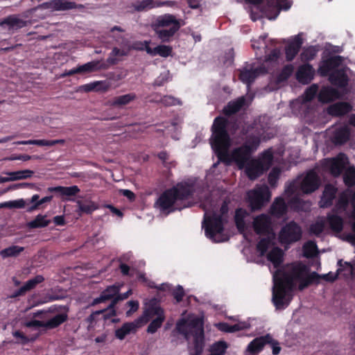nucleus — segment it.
Listing matches in <instances>:
<instances>
[{"mask_svg":"<svg viewBox=\"0 0 355 355\" xmlns=\"http://www.w3.org/2000/svg\"><path fill=\"white\" fill-rule=\"evenodd\" d=\"M344 156V154L340 153L337 157L332 159L330 162V171L334 177L340 175L345 168Z\"/></svg>","mask_w":355,"mask_h":355,"instance_id":"obj_34","label":"nucleus"},{"mask_svg":"<svg viewBox=\"0 0 355 355\" xmlns=\"http://www.w3.org/2000/svg\"><path fill=\"white\" fill-rule=\"evenodd\" d=\"M324 227L322 222H316L310 226V231L312 234L318 236L323 232Z\"/></svg>","mask_w":355,"mask_h":355,"instance_id":"obj_63","label":"nucleus"},{"mask_svg":"<svg viewBox=\"0 0 355 355\" xmlns=\"http://www.w3.org/2000/svg\"><path fill=\"white\" fill-rule=\"evenodd\" d=\"M53 198L52 196H46L42 198L41 200H40V196L38 194L33 195L31 199H26L25 200L26 202V205H29L31 204V206H28L26 209V211L28 212H32L33 211L38 209V207L43 205L44 203L50 202Z\"/></svg>","mask_w":355,"mask_h":355,"instance_id":"obj_36","label":"nucleus"},{"mask_svg":"<svg viewBox=\"0 0 355 355\" xmlns=\"http://www.w3.org/2000/svg\"><path fill=\"white\" fill-rule=\"evenodd\" d=\"M253 229L258 235L275 236L272 228V220L270 217L265 214H261L254 218Z\"/></svg>","mask_w":355,"mask_h":355,"instance_id":"obj_13","label":"nucleus"},{"mask_svg":"<svg viewBox=\"0 0 355 355\" xmlns=\"http://www.w3.org/2000/svg\"><path fill=\"white\" fill-rule=\"evenodd\" d=\"M67 320L68 315L67 313L57 314L45 322L46 328L49 329H55L66 322Z\"/></svg>","mask_w":355,"mask_h":355,"instance_id":"obj_40","label":"nucleus"},{"mask_svg":"<svg viewBox=\"0 0 355 355\" xmlns=\"http://www.w3.org/2000/svg\"><path fill=\"white\" fill-rule=\"evenodd\" d=\"M173 51V49L170 46L160 44L157 46L156 47L152 49L151 47H148L146 49L147 53L151 55H159L163 58H167L171 55Z\"/></svg>","mask_w":355,"mask_h":355,"instance_id":"obj_38","label":"nucleus"},{"mask_svg":"<svg viewBox=\"0 0 355 355\" xmlns=\"http://www.w3.org/2000/svg\"><path fill=\"white\" fill-rule=\"evenodd\" d=\"M161 317L165 316L163 309L157 306H151L144 311L142 319L145 320V322H148L154 316Z\"/></svg>","mask_w":355,"mask_h":355,"instance_id":"obj_45","label":"nucleus"},{"mask_svg":"<svg viewBox=\"0 0 355 355\" xmlns=\"http://www.w3.org/2000/svg\"><path fill=\"white\" fill-rule=\"evenodd\" d=\"M318 50L313 46H310L303 49L300 54L301 60L303 62H308L315 58L316 56Z\"/></svg>","mask_w":355,"mask_h":355,"instance_id":"obj_53","label":"nucleus"},{"mask_svg":"<svg viewBox=\"0 0 355 355\" xmlns=\"http://www.w3.org/2000/svg\"><path fill=\"white\" fill-rule=\"evenodd\" d=\"M108 68L109 65L107 63L100 60H93L80 65L77 68H74L70 70H65L62 74H60V78L71 76L76 73H90L101 69H107Z\"/></svg>","mask_w":355,"mask_h":355,"instance_id":"obj_10","label":"nucleus"},{"mask_svg":"<svg viewBox=\"0 0 355 355\" xmlns=\"http://www.w3.org/2000/svg\"><path fill=\"white\" fill-rule=\"evenodd\" d=\"M267 72L266 68L263 65L254 67L252 64H250V68L245 67L239 69V78L249 87L257 77L266 74Z\"/></svg>","mask_w":355,"mask_h":355,"instance_id":"obj_11","label":"nucleus"},{"mask_svg":"<svg viewBox=\"0 0 355 355\" xmlns=\"http://www.w3.org/2000/svg\"><path fill=\"white\" fill-rule=\"evenodd\" d=\"M318 91V86L313 84L309 87L304 93V100L306 102L312 101L316 96Z\"/></svg>","mask_w":355,"mask_h":355,"instance_id":"obj_61","label":"nucleus"},{"mask_svg":"<svg viewBox=\"0 0 355 355\" xmlns=\"http://www.w3.org/2000/svg\"><path fill=\"white\" fill-rule=\"evenodd\" d=\"M228 348L227 343L224 340L215 342L210 346V355H224Z\"/></svg>","mask_w":355,"mask_h":355,"instance_id":"obj_48","label":"nucleus"},{"mask_svg":"<svg viewBox=\"0 0 355 355\" xmlns=\"http://www.w3.org/2000/svg\"><path fill=\"white\" fill-rule=\"evenodd\" d=\"M32 187H33V184L27 183V182H21V183L13 184L10 185L6 189H3L2 191H1L0 196L4 194L11 190L24 189V188Z\"/></svg>","mask_w":355,"mask_h":355,"instance_id":"obj_62","label":"nucleus"},{"mask_svg":"<svg viewBox=\"0 0 355 355\" xmlns=\"http://www.w3.org/2000/svg\"><path fill=\"white\" fill-rule=\"evenodd\" d=\"M4 173L8 175L10 182H11L30 178L33 176L34 172L31 170L26 169L17 171L5 172Z\"/></svg>","mask_w":355,"mask_h":355,"instance_id":"obj_41","label":"nucleus"},{"mask_svg":"<svg viewBox=\"0 0 355 355\" xmlns=\"http://www.w3.org/2000/svg\"><path fill=\"white\" fill-rule=\"evenodd\" d=\"M120 290L121 286L119 285L113 284L108 286L101 293L99 297L94 299L91 304L94 306L108 300L112 301V300L117 295L118 293H119Z\"/></svg>","mask_w":355,"mask_h":355,"instance_id":"obj_22","label":"nucleus"},{"mask_svg":"<svg viewBox=\"0 0 355 355\" xmlns=\"http://www.w3.org/2000/svg\"><path fill=\"white\" fill-rule=\"evenodd\" d=\"M274 238V236L272 237L267 236L262 238L259 240V241L257 243L256 249L258 252H259L260 256L263 257L264 256L269 247L272 244V240Z\"/></svg>","mask_w":355,"mask_h":355,"instance_id":"obj_51","label":"nucleus"},{"mask_svg":"<svg viewBox=\"0 0 355 355\" xmlns=\"http://www.w3.org/2000/svg\"><path fill=\"white\" fill-rule=\"evenodd\" d=\"M315 69L313 66L309 63L300 65L295 73L297 80L303 85L309 84L315 76Z\"/></svg>","mask_w":355,"mask_h":355,"instance_id":"obj_18","label":"nucleus"},{"mask_svg":"<svg viewBox=\"0 0 355 355\" xmlns=\"http://www.w3.org/2000/svg\"><path fill=\"white\" fill-rule=\"evenodd\" d=\"M177 201L178 200L174 192L172 191L171 188H170L161 194L156 204L162 211H168V212H171L175 209H182V207L173 208Z\"/></svg>","mask_w":355,"mask_h":355,"instance_id":"obj_15","label":"nucleus"},{"mask_svg":"<svg viewBox=\"0 0 355 355\" xmlns=\"http://www.w3.org/2000/svg\"><path fill=\"white\" fill-rule=\"evenodd\" d=\"M281 174V170L278 167H274L268 174V182L272 187H275Z\"/></svg>","mask_w":355,"mask_h":355,"instance_id":"obj_58","label":"nucleus"},{"mask_svg":"<svg viewBox=\"0 0 355 355\" xmlns=\"http://www.w3.org/2000/svg\"><path fill=\"white\" fill-rule=\"evenodd\" d=\"M303 40L300 34L296 35L294 39L288 42L285 47L286 59L287 61H292L300 51Z\"/></svg>","mask_w":355,"mask_h":355,"instance_id":"obj_23","label":"nucleus"},{"mask_svg":"<svg viewBox=\"0 0 355 355\" xmlns=\"http://www.w3.org/2000/svg\"><path fill=\"white\" fill-rule=\"evenodd\" d=\"M44 281V277L42 275H37L35 277L28 280L24 284V286L27 291H29L35 288L37 284L43 282Z\"/></svg>","mask_w":355,"mask_h":355,"instance_id":"obj_59","label":"nucleus"},{"mask_svg":"<svg viewBox=\"0 0 355 355\" xmlns=\"http://www.w3.org/2000/svg\"><path fill=\"white\" fill-rule=\"evenodd\" d=\"M182 26L181 21L171 14L159 15L151 24L157 38L164 43L170 42Z\"/></svg>","mask_w":355,"mask_h":355,"instance_id":"obj_4","label":"nucleus"},{"mask_svg":"<svg viewBox=\"0 0 355 355\" xmlns=\"http://www.w3.org/2000/svg\"><path fill=\"white\" fill-rule=\"evenodd\" d=\"M175 329L187 340L193 336V347H189V355L202 354L205 345L204 321L202 318L196 317L190 320L181 319L176 323Z\"/></svg>","mask_w":355,"mask_h":355,"instance_id":"obj_3","label":"nucleus"},{"mask_svg":"<svg viewBox=\"0 0 355 355\" xmlns=\"http://www.w3.org/2000/svg\"><path fill=\"white\" fill-rule=\"evenodd\" d=\"M327 221L329 227L334 232L339 233L343 229L344 221L341 216H338L337 213L328 214L327 216Z\"/></svg>","mask_w":355,"mask_h":355,"instance_id":"obj_33","label":"nucleus"},{"mask_svg":"<svg viewBox=\"0 0 355 355\" xmlns=\"http://www.w3.org/2000/svg\"><path fill=\"white\" fill-rule=\"evenodd\" d=\"M272 341V336L269 334L253 339L248 345L247 351L251 354H257L262 350L263 347Z\"/></svg>","mask_w":355,"mask_h":355,"instance_id":"obj_25","label":"nucleus"},{"mask_svg":"<svg viewBox=\"0 0 355 355\" xmlns=\"http://www.w3.org/2000/svg\"><path fill=\"white\" fill-rule=\"evenodd\" d=\"M271 193L267 186L256 188L248 192L250 207L252 211L260 210L270 199Z\"/></svg>","mask_w":355,"mask_h":355,"instance_id":"obj_8","label":"nucleus"},{"mask_svg":"<svg viewBox=\"0 0 355 355\" xmlns=\"http://www.w3.org/2000/svg\"><path fill=\"white\" fill-rule=\"evenodd\" d=\"M293 70L294 67L291 64L284 66L277 76V81L280 83L287 80L292 75Z\"/></svg>","mask_w":355,"mask_h":355,"instance_id":"obj_55","label":"nucleus"},{"mask_svg":"<svg viewBox=\"0 0 355 355\" xmlns=\"http://www.w3.org/2000/svg\"><path fill=\"white\" fill-rule=\"evenodd\" d=\"M136 98V95L135 94L130 93L127 94L122 96H119L114 97L112 102L111 105L112 106H123L128 105L131 101H134Z\"/></svg>","mask_w":355,"mask_h":355,"instance_id":"obj_47","label":"nucleus"},{"mask_svg":"<svg viewBox=\"0 0 355 355\" xmlns=\"http://www.w3.org/2000/svg\"><path fill=\"white\" fill-rule=\"evenodd\" d=\"M287 211V206L283 198H276L275 201L272 202L270 213L271 215L279 218L284 216Z\"/></svg>","mask_w":355,"mask_h":355,"instance_id":"obj_29","label":"nucleus"},{"mask_svg":"<svg viewBox=\"0 0 355 355\" xmlns=\"http://www.w3.org/2000/svg\"><path fill=\"white\" fill-rule=\"evenodd\" d=\"M227 125L228 120L223 116H217L214 120L209 141L218 159V162L214 164V167L219 162H223L227 166L235 162L239 168L242 169L249 162L252 153L248 146L245 145H241L229 153L231 139L227 129Z\"/></svg>","mask_w":355,"mask_h":355,"instance_id":"obj_1","label":"nucleus"},{"mask_svg":"<svg viewBox=\"0 0 355 355\" xmlns=\"http://www.w3.org/2000/svg\"><path fill=\"white\" fill-rule=\"evenodd\" d=\"M132 294V291L129 290L124 293H118L117 295L111 301L110 304L107 306V309H104L98 311H96V314L103 313L107 311H109V313L107 314L109 316H114L116 315V311L114 307L116 304L119 302L123 300L127 299Z\"/></svg>","mask_w":355,"mask_h":355,"instance_id":"obj_28","label":"nucleus"},{"mask_svg":"<svg viewBox=\"0 0 355 355\" xmlns=\"http://www.w3.org/2000/svg\"><path fill=\"white\" fill-rule=\"evenodd\" d=\"M349 136L350 132L348 128L341 127L335 130L331 140L336 145H343L349 140Z\"/></svg>","mask_w":355,"mask_h":355,"instance_id":"obj_32","label":"nucleus"},{"mask_svg":"<svg viewBox=\"0 0 355 355\" xmlns=\"http://www.w3.org/2000/svg\"><path fill=\"white\" fill-rule=\"evenodd\" d=\"M309 270L307 266L299 262L288 272L285 271L284 268H280L274 272L272 302L276 309H283L288 306L292 299L288 292L293 291L295 286L294 281L302 279L309 272Z\"/></svg>","mask_w":355,"mask_h":355,"instance_id":"obj_2","label":"nucleus"},{"mask_svg":"<svg viewBox=\"0 0 355 355\" xmlns=\"http://www.w3.org/2000/svg\"><path fill=\"white\" fill-rule=\"evenodd\" d=\"M244 167L247 176L251 180H256L266 171L263 163L257 159L249 161Z\"/></svg>","mask_w":355,"mask_h":355,"instance_id":"obj_19","label":"nucleus"},{"mask_svg":"<svg viewBox=\"0 0 355 355\" xmlns=\"http://www.w3.org/2000/svg\"><path fill=\"white\" fill-rule=\"evenodd\" d=\"M50 220L46 219V215L38 214L34 220L28 222L27 226L30 229H37L47 227Z\"/></svg>","mask_w":355,"mask_h":355,"instance_id":"obj_44","label":"nucleus"},{"mask_svg":"<svg viewBox=\"0 0 355 355\" xmlns=\"http://www.w3.org/2000/svg\"><path fill=\"white\" fill-rule=\"evenodd\" d=\"M267 259L272 263L274 268L279 269L284 261V252L280 248L275 247L268 253Z\"/></svg>","mask_w":355,"mask_h":355,"instance_id":"obj_30","label":"nucleus"},{"mask_svg":"<svg viewBox=\"0 0 355 355\" xmlns=\"http://www.w3.org/2000/svg\"><path fill=\"white\" fill-rule=\"evenodd\" d=\"M27 24L26 21L19 19L15 15H12L4 18L0 22V26H7L9 30H17L26 26Z\"/></svg>","mask_w":355,"mask_h":355,"instance_id":"obj_27","label":"nucleus"},{"mask_svg":"<svg viewBox=\"0 0 355 355\" xmlns=\"http://www.w3.org/2000/svg\"><path fill=\"white\" fill-rule=\"evenodd\" d=\"M245 101L244 97H241L236 99V101L229 102L223 110V114L226 116H230L232 114L237 113L243 107V105H245Z\"/></svg>","mask_w":355,"mask_h":355,"instance_id":"obj_31","label":"nucleus"},{"mask_svg":"<svg viewBox=\"0 0 355 355\" xmlns=\"http://www.w3.org/2000/svg\"><path fill=\"white\" fill-rule=\"evenodd\" d=\"M218 329L225 332L232 333L240 330L245 329L249 325L245 323H237L230 325L226 322H220L218 324Z\"/></svg>","mask_w":355,"mask_h":355,"instance_id":"obj_46","label":"nucleus"},{"mask_svg":"<svg viewBox=\"0 0 355 355\" xmlns=\"http://www.w3.org/2000/svg\"><path fill=\"white\" fill-rule=\"evenodd\" d=\"M24 248L19 245H11L0 251V256L3 259L8 257H17L24 252Z\"/></svg>","mask_w":355,"mask_h":355,"instance_id":"obj_43","label":"nucleus"},{"mask_svg":"<svg viewBox=\"0 0 355 355\" xmlns=\"http://www.w3.org/2000/svg\"><path fill=\"white\" fill-rule=\"evenodd\" d=\"M78 215L83 214H92L95 210L98 209V205L95 202L90 200L77 201Z\"/></svg>","mask_w":355,"mask_h":355,"instance_id":"obj_35","label":"nucleus"},{"mask_svg":"<svg viewBox=\"0 0 355 355\" xmlns=\"http://www.w3.org/2000/svg\"><path fill=\"white\" fill-rule=\"evenodd\" d=\"M317 245L313 241H308L303 245L304 256L306 258L313 257L317 252Z\"/></svg>","mask_w":355,"mask_h":355,"instance_id":"obj_56","label":"nucleus"},{"mask_svg":"<svg viewBox=\"0 0 355 355\" xmlns=\"http://www.w3.org/2000/svg\"><path fill=\"white\" fill-rule=\"evenodd\" d=\"M338 97V90L331 87L322 88L318 94L319 101L323 103L330 102Z\"/></svg>","mask_w":355,"mask_h":355,"instance_id":"obj_37","label":"nucleus"},{"mask_svg":"<svg viewBox=\"0 0 355 355\" xmlns=\"http://www.w3.org/2000/svg\"><path fill=\"white\" fill-rule=\"evenodd\" d=\"M161 103L165 106H172L179 103V101L172 96H164L161 99Z\"/></svg>","mask_w":355,"mask_h":355,"instance_id":"obj_64","label":"nucleus"},{"mask_svg":"<svg viewBox=\"0 0 355 355\" xmlns=\"http://www.w3.org/2000/svg\"><path fill=\"white\" fill-rule=\"evenodd\" d=\"M202 227L205 228L206 236L213 242L220 243L227 240L223 234L224 223L221 215L214 212L211 215L207 216L205 213Z\"/></svg>","mask_w":355,"mask_h":355,"instance_id":"obj_5","label":"nucleus"},{"mask_svg":"<svg viewBox=\"0 0 355 355\" xmlns=\"http://www.w3.org/2000/svg\"><path fill=\"white\" fill-rule=\"evenodd\" d=\"M320 179L314 171H309L300 184V190L304 193H311L318 189Z\"/></svg>","mask_w":355,"mask_h":355,"instance_id":"obj_17","label":"nucleus"},{"mask_svg":"<svg viewBox=\"0 0 355 355\" xmlns=\"http://www.w3.org/2000/svg\"><path fill=\"white\" fill-rule=\"evenodd\" d=\"M302 236L301 226L292 220L284 225L279 233V241L282 244H292L299 241Z\"/></svg>","mask_w":355,"mask_h":355,"instance_id":"obj_7","label":"nucleus"},{"mask_svg":"<svg viewBox=\"0 0 355 355\" xmlns=\"http://www.w3.org/2000/svg\"><path fill=\"white\" fill-rule=\"evenodd\" d=\"M247 212L242 208H239L235 211L234 222L236 228L241 232H243L245 228V218L247 216Z\"/></svg>","mask_w":355,"mask_h":355,"instance_id":"obj_42","label":"nucleus"},{"mask_svg":"<svg viewBox=\"0 0 355 355\" xmlns=\"http://www.w3.org/2000/svg\"><path fill=\"white\" fill-rule=\"evenodd\" d=\"M149 44L150 42L144 41V42H135L132 44L130 45L128 40L123 41L121 45L123 46H127V50L120 49L118 47H114L110 53V56L107 58L105 63H107L109 67L110 65H115L119 62V60L116 58V56H126L128 55L129 51L132 49L146 51V49L148 47H150Z\"/></svg>","mask_w":355,"mask_h":355,"instance_id":"obj_6","label":"nucleus"},{"mask_svg":"<svg viewBox=\"0 0 355 355\" xmlns=\"http://www.w3.org/2000/svg\"><path fill=\"white\" fill-rule=\"evenodd\" d=\"M343 61V58L340 55H334L323 60L318 69V74L322 77L328 76L331 71L341 65Z\"/></svg>","mask_w":355,"mask_h":355,"instance_id":"obj_16","label":"nucleus"},{"mask_svg":"<svg viewBox=\"0 0 355 355\" xmlns=\"http://www.w3.org/2000/svg\"><path fill=\"white\" fill-rule=\"evenodd\" d=\"M343 181L346 186L352 187L355 185V167H348L343 174Z\"/></svg>","mask_w":355,"mask_h":355,"instance_id":"obj_52","label":"nucleus"},{"mask_svg":"<svg viewBox=\"0 0 355 355\" xmlns=\"http://www.w3.org/2000/svg\"><path fill=\"white\" fill-rule=\"evenodd\" d=\"M164 320L165 316L157 317L155 319L153 320L148 326L147 332L150 334L155 333L157 329L161 327Z\"/></svg>","mask_w":355,"mask_h":355,"instance_id":"obj_60","label":"nucleus"},{"mask_svg":"<svg viewBox=\"0 0 355 355\" xmlns=\"http://www.w3.org/2000/svg\"><path fill=\"white\" fill-rule=\"evenodd\" d=\"M44 9H51L53 11H66L73 9H83L85 6L78 4L69 0H50L41 5Z\"/></svg>","mask_w":355,"mask_h":355,"instance_id":"obj_14","label":"nucleus"},{"mask_svg":"<svg viewBox=\"0 0 355 355\" xmlns=\"http://www.w3.org/2000/svg\"><path fill=\"white\" fill-rule=\"evenodd\" d=\"M26 201L23 198L4 202L0 203V208H9V209H22L26 206Z\"/></svg>","mask_w":355,"mask_h":355,"instance_id":"obj_54","label":"nucleus"},{"mask_svg":"<svg viewBox=\"0 0 355 355\" xmlns=\"http://www.w3.org/2000/svg\"><path fill=\"white\" fill-rule=\"evenodd\" d=\"M349 201V195L347 191L342 192L338 198L334 208L332 209V212L338 213L344 211L347 209Z\"/></svg>","mask_w":355,"mask_h":355,"instance_id":"obj_39","label":"nucleus"},{"mask_svg":"<svg viewBox=\"0 0 355 355\" xmlns=\"http://www.w3.org/2000/svg\"><path fill=\"white\" fill-rule=\"evenodd\" d=\"M260 143H261V139L259 136L250 135L247 138L246 141L243 145H245V146H248V148H250V153H252L254 151H255L257 149Z\"/></svg>","mask_w":355,"mask_h":355,"instance_id":"obj_57","label":"nucleus"},{"mask_svg":"<svg viewBox=\"0 0 355 355\" xmlns=\"http://www.w3.org/2000/svg\"><path fill=\"white\" fill-rule=\"evenodd\" d=\"M352 110V106L347 102L336 103L328 108V113L331 116H342L350 112Z\"/></svg>","mask_w":355,"mask_h":355,"instance_id":"obj_26","label":"nucleus"},{"mask_svg":"<svg viewBox=\"0 0 355 355\" xmlns=\"http://www.w3.org/2000/svg\"><path fill=\"white\" fill-rule=\"evenodd\" d=\"M274 159L273 150L272 148L265 150L261 154L259 159L263 163L265 168L268 170L272 165Z\"/></svg>","mask_w":355,"mask_h":355,"instance_id":"obj_50","label":"nucleus"},{"mask_svg":"<svg viewBox=\"0 0 355 355\" xmlns=\"http://www.w3.org/2000/svg\"><path fill=\"white\" fill-rule=\"evenodd\" d=\"M337 191L338 189L335 186L331 184H327L324 188L321 199L319 202L320 207H330L334 203V200L336 198Z\"/></svg>","mask_w":355,"mask_h":355,"instance_id":"obj_20","label":"nucleus"},{"mask_svg":"<svg viewBox=\"0 0 355 355\" xmlns=\"http://www.w3.org/2000/svg\"><path fill=\"white\" fill-rule=\"evenodd\" d=\"M135 329L136 325L134 323L126 322L123 324L121 328H119L115 331V336L120 340H123L128 334Z\"/></svg>","mask_w":355,"mask_h":355,"instance_id":"obj_49","label":"nucleus"},{"mask_svg":"<svg viewBox=\"0 0 355 355\" xmlns=\"http://www.w3.org/2000/svg\"><path fill=\"white\" fill-rule=\"evenodd\" d=\"M174 2L171 1L137 0L128 7L131 12H144L157 8L172 6Z\"/></svg>","mask_w":355,"mask_h":355,"instance_id":"obj_9","label":"nucleus"},{"mask_svg":"<svg viewBox=\"0 0 355 355\" xmlns=\"http://www.w3.org/2000/svg\"><path fill=\"white\" fill-rule=\"evenodd\" d=\"M48 191L51 193H56L64 200H69L70 197L76 196L80 191L78 186L73 185L71 187L58 186L53 187H49Z\"/></svg>","mask_w":355,"mask_h":355,"instance_id":"obj_24","label":"nucleus"},{"mask_svg":"<svg viewBox=\"0 0 355 355\" xmlns=\"http://www.w3.org/2000/svg\"><path fill=\"white\" fill-rule=\"evenodd\" d=\"M331 85L339 88H345L347 86L349 78L344 69H335L328 76Z\"/></svg>","mask_w":355,"mask_h":355,"instance_id":"obj_21","label":"nucleus"},{"mask_svg":"<svg viewBox=\"0 0 355 355\" xmlns=\"http://www.w3.org/2000/svg\"><path fill=\"white\" fill-rule=\"evenodd\" d=\"M171 189L174 192L178 201H182L191 198L196 193V185L193 181H182L171 187Z\"/></svg>","mask_w":355,"mask_h":355,"instance_id":"obj_12","label":"nucleus"}]
</instances>
